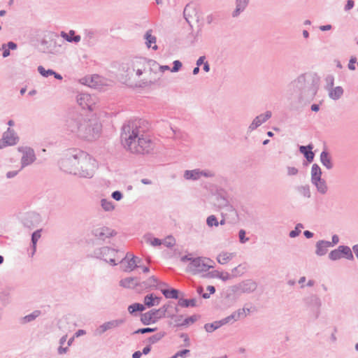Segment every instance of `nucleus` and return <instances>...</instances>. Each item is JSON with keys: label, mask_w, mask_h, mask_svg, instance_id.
Here are the masks:
<instances>
[{"label": "nucleus", "mask_w": 358, "mask_h": 358, "mask_svg": "<svg viewBox=\"0 0 358 358\" xmlns=\"http://www.w3.org/2000/svg\"><path fill=\"white\" fill-rule=\"evenodd\" d=\"M101 208L107 212L113 211L115 209L114 203L106 199H101L100 201Z\"/></svg>", "instance_id": "obj_41"}, {"label": "nucleus", "mask_w": 358, "mask_h": 358, "mask_svg": "<svg viewBox=\"0 0 358 358\" xmlns=\"http://www.w3.org/2000/svg\"><path fill=\"white\" fill-rule=\"evenodd\" d=\"M238 319L245 318L247 316V313H250L249 308H239L236 310Z\"/></svg>", "instance_id": "obj_56"}, {"label": "nucleus", "mask_w": 358, "mask_h": 358, "mask_svg": "<svg viewBox=\"0 0 358 358\" xmlns=\"http://www.w3.org/2000/svg\"><path fill=\"white\" fill-rule=\"evenodd\" d=\"M212 273L213 276L220 278L223 281H227L231 278V275L227 272H220L218 271H214Z\"/></svg>", "instance_id": "obj_47"}, {"label": "nucleus", "mask_w": 358, "mask_h": 358, "mask_svg": "<svg viewBox=\"0 0 358 358\" xmlns=\"http://www.w3.org/2000/svg\"><path fill=\"white\" fill-rule=\"evenodd\" d=\"M165 335L164 332L157 333L149 338V342L152 344L156 343L159 341H160Z\"/></svg>", "instance_id": "obj_53"}, {"label": "nucleus", "mask_w": 358, "mask_h": 358, "mask_svg": "<svg viewBox=\"0 0 358 358\" xmlns=\"http://www.w3.org/2000/svg\"><path fill=\"white\" fill-rule=\"evenodd\" d=\"M41 221V216L38 213L35 212L28 213L24 220V224L27 227H33Z\"/></svg>", "instance_id": "obj_19"}, {"label": "nucleus", "mask_w": 358, "mask_h": 358, "mask_svg": "<svg viewBox=\"0 0 358 358\" xmlns=\"http://www.w3.org/2000/svg\"><path fill=\"white\" fill-rule=\"evenodd\" d=\"M183 177L187 180H198L201 178L200 169L186 170L183 173Z\"/></svg>", "instance_id": "obj_27"}, {"label": "nucleus", "mask_w": 358, "mask_h": 358, "mask_svg": "<svg viewBox=\"0 0 358 358\" xmlns=\"http://www.w3.org/2000/svg\"><path fill=\"white\" fill-rule=\"evenodd\" d=\"M38 73L43 77L48 78L50 76H52L54 73V71L52 69H45V68L42 66H39L38 67Z\"/></svg>", "instance_id": "obj_52"}, {"label": "nucleus", "mask_w": 358, "mask_h": 358, "mask_svg": "<svg viewBox=\"0 0 358 358\" xmlns=\"http://www.w3.org/2000/svg\"><path fill=\"white\" fill-rule=\"evenodd\" d=\"M161 299V297L154 296L153 294H148L144 297V306L149 308L158 306L160 303Z\"/></svg>", "instance_id": "obj_28"}, {"label": "nucleus", "mask_w": 358, "mask_h": 358, "mask_svg": "<svg viewBox=\"0 0 358 358\" xmlns=\"http://www.w3.org/2000/svg\"><path fill=\"white\" fill-rule=\"evenodd\" d=\"M41 236V229L36 230L31 235V243L33 248V253L36 251V243Z\"/></svg>", "instance_id": "obj_45"}, {"label": "nucleus", "mask_w": 358, "mask_h": 358, "mask_svg": "<svg viewBox=\"0 0 358 358\" xmlns=\"http://www.w3.org/2000/svg\"><path fill=\"white\" fill-rule=\"evenodd\" d=\"M331 248L330 241L320 240L315 244V254L319 257L325 255L328 252V248Z\"/></svg>", "instance_id": "obj_21"}, {"label": "nucleus", "mask_w": 358, "mask_h": 358, "mask_svg": "<svg viewBox=\"0 0 358 358\" xmlns=\"http://www.w3.org/2000/svg\"><path fill=\"white\" fill-rule=\"evenodd\" d=\"M196 299H180L178 300V306L181 307L187 308L189 306L194 307L196 306Z\"/></svg>", "instance_id": "obj_44"}, {"label": "nucleus", "mask_w": 358, "mask_h": 358, "mask_svg": "<svg viewBox=\"0 0 358 358\" xmlns=\"http://www.w3.org/2000/svg\"><path fill=\"white\" fill-rule=\"evenodd\" d=\"M295 189L300 195L306 198H310L311 196L310 186L308 185H298L295 187Z\"/></svg>", "instance_id": "obj_38"}, {"label": "nucleus", "mask_w": 358, "mask_h": 358, "mask_svg": "<svg viewBox=\"0 0 358 358\" xmlns=\"http://www.w3.org/2000/svg\"><path fill=\"white\" fill-rule=\"evenodd\" d=\"M144 121H129L122 129L121 141L124 148L131 153L150 154L155 148L154 142L142 128Z\"/></svg>", "instance_id": "obj_1"}, {"label": "nucleus", "mask_w": 358, "mask_h": 358, "mask_svg": "<svg viewBox=\"0 0 358 358\" xmlns=\"http://www.w3.org/2000/svg\"><path fill=\"white\" fill-rule=\"evenodd\" d=\"M145 310V306L141 303H135L128 307V311L130 314H133L136 311H143Z\"/></svg>", "instance_id": "obj_46"}, {"label": "nucleus", "mask_w": 358, "mask_h": 358, "mask_svg": "<svg viewBox=\"0 0 358 358\" xmlns=\"http://www.w3.org/2000/svg\"><path fill=\"white\" fill-rule=\"evenodd\" d=\"M343 94V90L341 87L338 86L334 88L331 87L329 90V96L334 100H337L341 97Z\"/></svg>", "instance_id": "obj_37"}, {"label": "nucleus", "mask_w": 358, "mask_h": 358, "mask_svg": "<svg viewBox=\"0 0 358 358\" xmlns=\"http://www.w3.org/2000/svg\"><path fill=\"white\" fill-rule=\"evenodd\" d=\"M320 162L322 164L325 166L328 170L333 168V163L329 154L324 150L320 154Z\"/></svg>", "instance_id": "obj_29"}, {"label": "nucleus", "mask_w": 358, "mask_h": 358, "mask_svg": "<svg viewBox=\"0 0 358 358\" xmlns=\"http://www.w3.org/2000/svg\"><path fill=\"white\" fill-rule=\"evenodd\" d=\"M338 249L342 257H345L348 260H353L354 256L352 251L349 246L340 245L338 246Z\"/></svg>", "instance_id": "obj_33"}, {"label": "nucleus", "mask_w": 358, "mask_h": 358, "mask_svg": "<svg viewBox=\"0 0 358 358\" xmlns=\"http://www.w3.org/2000/svg\"><path fill=\"white\" fill-rule=\"evenodd\" d=\"M225 325L222 319L218 321H215L213 323H207L204 325L205 330L208 333H212L215 330L219 329L222 326Z\"/></svg>", "instance_id": "obj_34"}, {"label": "nucleus", "mask_w": 358, "mask_h": 358, "mask_svg": "<svg viewBox=\"0 0 358 358\" xmlns=\"http://www.w3.org/2000/svg\"><path fill=\"white\" fill-rule=\"evenodd\" d=\"M299 173L298 169L294 166H287V174L289 176H294L297 175Z\"/></svg>", "instance_id": "obj_60"}, {"label": "nucleus", "mask_w": 358, "mask_h": 358, "mask_svg": "<svg viewBox=\"0 0 358 358\" xmlns=\"http://www.w3.org/2000/svg\"><path fill=\"white\" fill-rule=\"evenodd\" d=\"M152 33V31L151 29L148 30L144 35V38L145 40L146 46L148 48L156 50L158 48V46L156 45L157 38Z\"/></svg>", "instance_id": "obj_24"}, {"label": "nucleus", "mask_w": 358, "mask_h": 358, "mask_svg": "<svg viewBox=\"0 0 358 358\" xmlns=\"http://www.w3.org/2000/svg\"><path fill=\"white\" fill-rule=\"evenodd\" d=\"M317 188L318 192L322 194H325L327 192L328 187L326 181L322 179H317L311 182Z\"/></svg>", "instance_id": "obj_30"}, {"label": "nucleus", "mask_w": 358, "mask_h": 358, "mask_svg": "<svg viewBox=\"0 0 358 358\" xmlns=\"http://www.w3.org/2000/svg\"><path fill=\"white\" fill-rule=\"evenodd\" d=\"M60 36L61 37H62L64 40H66L67 42H69V43H78L81 40V37L80 35H76L74 34L73 37H69L68 35H67V33H66L65 31H61L60 33Z\"/></svg>", "instance_id": "obj_43"}, {"label": "nucleus", "mask_w": 358, "mask_h": 358, "mask_svg": "<svg viewBox=\"0 0 358 358\" xmlns=\"http://www.w3.org/2000/svg\"><path fill=\"white\" fill-rule=\"evenodd\" d=\"M215 176V173L213 171L208 169L201 170L200 169V177L205 178H213Z\"/></svg>", "instance_id": "obj_57"}, {"label": "nucleus", "mask_w": 358, "mask_h": 358, "mask_svg": "<svg viewBox=\"0 0 358 358\" xmlns=\"http://www.w3.org/2000/svg\"><path fill=\"white\" fill-rule=\"evenodd\" d=\"M257 287V283L252 280H244L230 287L227 291V298H229L231 294H241L243 293L253 292Z\"/></svg>", "instance_id": "obj_10"}, {"label": "nucleus", "mask_w": 358, "mask_h": 358, "mask_svg": "<svg viewBox=\"0 0 358 358\" xmlns=\"http://www.w3.org/2000/svg\"><path fill=\"white\" fill-rule=\"evenodd\" d=\"M161 292L166 299H178V290L176 289L161 288Z\"/></svg>", "instance_id": "obj_36"}, {"label": "nucleus", "mask_w": 358, "mask_h": 358, "mask_svg": "<svg viewBox=\"0 0 358 358\" xmlns=\"http://www.w3.org/2000/svg\"><path fill=\"white\" fill-rule=\"evenodd\" d=\"M236 257V252H229L227 251H222L217 256V261L220 264H226Z\"/></svg>", "instance_id": "obj_23"}, {"label": "nucleus", "mask_w": 358, "mask_h": 358, "mask_svg": "<svg viewBox=\"0 0 358 358\" xmlns=\"http://www.w3.org/2000/svg\"><path fill=\"white\" fill-rule=\"evenodd\" d=\"M67 339V334L64 335L61 338L59 339V347L57 348V353L60 355H64L68 352V346L64 347L63 345L66 342Z\"/></svg>", "instance_id": "obj_42"}, {"label": "nucleus", "mask_w": 358, "mask_h": 358, "mask_svg": "<svg viewBox=\"0 0 358 358\" xmlns=\"http://www.w3.org/2000/svg\"><path fill=\"white\" fill-rule=\"evenodd\" d=\"M65 129L69 134L92 141L99 137L101 124L95 119L87 120L81 115H76L66 120Z\"/></svg>", "instance_id": "obj_2"}, {"label": "nucleus", "mask_w": 358, "mask_h": 358, "mask_svg": "<svg viewBox=\"0 0 358 358\" xmlns=\"http://www.w3.org/2000/svg\"><path fill=\"white\" fill-rule=\"evenodd\" d=\"M271 116L272 113L270 110H266L265 113L256 116L252 121L251 124L248 126V133H251L252 131L257 129L262 124L265 123L268 120H269Z\"/></svg>", "instance_id": "obj_14"}, {"label": "nucleus", "mask_w": 358, "mask_h": 358, "mask_svg": "<svg viewBox=\"0 0 358 358\" xmlns=\"http://www.w3.org/2000/svg\"><path fill=\"white\" fill-rule=\"evenodd\" d=\"M239 319L237 316V314L236 313V311L233 312L230 315L224 317L222 319L224 323L225 324H228V323H234V322H236L238 321Z\"/></svg>", "instance_id": "obj_48"}, {"label": "nucleus", "mask_w": 358, "mask_h": 358, "mask_svg": "<svg viewBox=\"0 0 358 358\" xmlns=\"http://www.w3.org/2000/svg\"><path fill=\"white\" fill-rule=\"evenodd\" d=\"M143 238L146 243L150 244L154 247L159 246L162 244V240L157 238L152 237V235L150 234L145 235Z\"/></svg>", "instance_id": "obj_39"}, {"label": "nucleus", "mask_w": 358, "mask_h": 358, "mask_svg": "<svg viewBox=\"0 0 358 358\" xmlns=\"http://www.w3.org/2000/svg\"><path fill=\"white\" fill-rule=\"evenodd\" d=\"M78 164L76 175L82 178H90L97 168L96 161L87 152L80 150L78 152Z\"/></svg>", "instance_id": "obj_5"}, {"label": "nucleus", "mask_w": 358, "mask_h": 358, "mask_svg": "<svg viewBox=\"0 0 358 358\" xmlns=\"http://www.w3.org/2000/svg\"><path fill=\"white\" fill-rule=\"evenodd\" d=\"M245 234L246 233L244 229H241L238 232L239 241L241 243H245L246 242H248L249 241V238L245 236Z\"/></svg>", "instance_id": "obj_58"}, {"label": "nucleus", "mask_w": 358, "mask_h": 358, "mask_svg": "<svg viewBox=\"0 0 358 358\" xmlns=\"http://www.w3.org/2000/svg\"><path fill=\"white\" fill-rule=\"evenodd\" d=\"M111 197L115 201H120L123 198V194L120 191L116 190L111 194Z\"/></svg>", "instance_id": "obj_62"}, {"label": "nucleus", "mask_w": 358, "mask_h": 358, "mask_svg": "<svg viewBox=\"0 0 358 358\" xmlns=\"http://www.w3.org/2000/svg\"><path fill=\"white\" fill-rule=\"evenodd\" d=\"M96 33L92 29H85L84 31L83 42L87 46H92L96 42Z\"/></svg>", "instance_id": "obj_25"}, {"label": "nucleus", "mask_w": 358, "mask_h": 358, "mask_svg": "<svg viewBox=\"0 0 358 358\" xmlns=\"http://www.w3.org/2000/svg\"><path fill=\"white\" fill-rule=\"evenodd\" d=\"M119 251L110 247L104 246L95 249L93 252V257L101 259L113 266L117 265L116 259Z\"/></svg>", "instance_id": "obj_8"}, {"label": "nucleus", "mask_w": 358, "mask_h": 358, "mask_svg": "<svg viewBox=\"0 0 358 358\" xmlns=\"http://www.w3.org/2000/svg\"><path fill=\"white\" fill-rule=\"evenodd\" d=\"M226 211L224 215L227 219H230L231 222H236L238 220V213L232 206H227Z\"/></svg>", "instance_id": "obj_32"}, {"label": "nucleus", "mask_w": 358, "mask_h": 358, "mask_svg": "<svg viewBox=\"0 0 358 358\" xmlns=\"http://www.w3.org/2000/svg\"><path fill=\"white\" fill-rule=\"evenodd\" d=\"M145 285L146 287H157L158 285V280L156 277H155L154 275L153 276H151L150 278H149L145 282Z\"/></svg>", "instance_id": "obj_55"}, {"label": "nucleus", "mask_w": 358, "mask_h": 358, "mask_svg": "<svg viewBox=\"0 0 358 358\" xmlns=\"http://www.w3.org/2000/svg\"><path fill=\"white\" fill-rule=\"evenodd\" d=\"M41 314V310H36L33 311L31 313L25 315L24 317H22L20 319V323L22 324H27L29 322H31L36 320L38 317H39Z\"/></svg>", "instance_id": "obj_35"}, {"label": "nucleus", "mask_w": 358, "mask_h": 358, "mask_svg": "<svg viewBox=\"0 0 358 358\" xmlns=\"http://www.w3.org/2000/svg\"><path fill=\"white\" fill-rule=\"evenodd\" d=\"M313 148V146L311 144H309L307 146L301 145L299 147L300 152L304 155L308 162H312L314 159L315 154L312 151Z\"/></svg>", "instance_id": "obj_26"}, {"label": "nucleus", "mask_w": 358, "mask_h": 358, "mask_svg": "<svg viewBox=\"0 0 358 358\" xmlns=\"http://www.w3.org/2000/svg\"><path fill=\"white\" fill-rule=\"evenodd\" d=\"M213 261L207 257H196L188 265L189 270L194 274L207 271L213 268Z\"/></svg>", "instance_id": "obj_9"}, {"label": "nucleus", "mask_w": 358, "mask_h": 358, "mask_svg": "<svg viewBox=\"0 0 358 358\" xmlns=\"http://www.w3.org/2000/svg\"><path fill=\"white\" fill-rule=\"evenodd\" d=\"M162 243L164 244L166 247L171 248L175 245V241L172 237L169 236L164 242H162Z\"/></svg>", "instance_id": "obj_63"}, {"label": "nucleus", "mask_w": 358, "mask_h": 358, "mask_svg": "<svg viewBox=\"0 0 358 358\" xmlns=\"http://www.w3.org/2000/svg\"><path fill=\"white\" fill-rule=\"evenodd\" d=\"M138 280L137 278L129 277L122 279L120 281V285L125 288H131L137 285Z\"/></svg>", "instance_id": "obj_31"}, {"label": "nucleus", "mask_w": 358, "mask_h": 358, "mask_svg": "<svg viewBox=\"0 0 358 358\" xmlns=\"http://www.w3.org/2000/svg\"><path fill=\"white\" fill-rule=\"evenodd\" d=\"M322 178V171L320 167L314 164L311 168V182Z\"/></svg>", "instance_id": "obj_40"}, {"label": "nucleus", "mask_w": 358, "mask_h": 358, "mask_svg": "<svg viewBox=\"0 0 358 358\" xmlns=\"http://www.w3.org/2000/svg\"><path fill=\"white\" fill-rule=\"evenodd\" d=\"M17 150L22 155L20 160V170L30 166L36 161V157L33 148L28 146H20Z\"/></svg>", "instance_id": "obj_11"}, {"label": "nucleus", "mask_w": 358, "mask_h": 358, "mask_svg": "<svg viewBox=\"0 0 358 358\" xmlns=\"http://www.w3.org/2000/svg\"><path fill=\"white\" fill-rule=\"evenodd\" d=\"M317 87L310 76L301 74L290 83L287 88L289 99H297L299 102H309L313 99Z\"/></svg>", "instance_id": "obj_4"}, {"label": "nucleus", "mask_w": 358, "mask_h": 358, "mask_svg": "<svg viewBox=\"0 0 358 358\" xmlns=\"http://www.w3.org/2000/svg\"><path fill=\"white\" fill-rule=\"evenodd\" d=\"M124 322L125 320L123 318L106 322L98 327V329H96V334L101 335L108 330L119 327Z\"/></svg>", "instance_id": "obj_17"}, {"label": "nucleus", "mask_w": 358, "mask_h": 358, "mask_svg": "<svg viewBox=\"0 0 358 358\" xmlns=\"http://www.w3.org/2000/svg\"><path fill=\"white\" fill-rule=\"evenodd\" d=\"M3 138L9 145H14L18 142V136L13 129L8 128L3 134Z\"/></svg>", "instance_id": "obj_22"}, {"label": "nucleus", "mask_w": 358, "mask_h": 358, "mask_svg": "<svg viewBox=\"0 0 358 358\" xmlns=\"http://www.w3.org/2000/svg\"><path fill=\"white\" fill-rule=\"evenodd\" d=\"M232 273H234L236 275H241L243 274L244 271L243 269L241 268V265H238V266L232 269Z\"/></svg>", "instance_id": "obj_64"}, {"label": "nucleus", "mask_w": 358, "mask_h": 358, "mask_svg": "<svg viewBox=\"0 0 358 358\" xmlns=\"http://www.w3.org/2000/svg\"><path fill=\"white\" fill-rule=\"evenodd\" d=\"M136 257L133 255L127 253L124 257L120 260V263L123 267V271L125 272H131L138 267H141V264H136L135 262Z\"/></svg>", "instance_id": "obj_16"}, {"label": "nucleus", "mask_w": 358, "mask_h": 358, "mask_svg": "<svg viewBox=\"0 0 358 358\" xmlns=\"http://www.w3.org/2000/svg\"><path fill=\"white\" fill-rule=\"evenodd\" d=\"M83 80V84H85L92 88H101V87L104 85L106 83L105 79L97 74L85 77Z\"/></svg>", "instance_id": "obj_18"}, {"label": "nucleus", "mask_w": 358, "mask_h": 358, "mask_svg": "<svg viewBox=\"0 0 358 358\" xmlns=\"http://www.w3.org/2000/svg\"><path fill=\"white\" fill-rule=\"evenodd\" d=\"M206 224L210 227H217L219 225V222L217 217L215 215H212L207 217Z\"/></svg>", "instance_id": "obj_49"}, {"label": "nucleus", "mask_w": 358, "mask_h": 358, "mask_svg": "<svg viewBox=\"0 0 358 358\" xmlns=\"http://www.w3.org/2000/svg\"><path fill=\"white\" fill-rule=\"evenodd\" d=\"M157 66V63L144 57H135L122 66V76L125 82H142L139 86H149L153 83L150 80L142 78L143 75L150 73L152 67Z\"/></svg>", "instance_id": "obj_3"}, {"label": "nucleus", "mask_w": 358, "mask_h": 358, "mask_svg": "<svg viewBox=\"0 0 358 358\" xmlns=\"http://www.w3.org/2000/svg\"><path fill=\"white\" fill-rule=\"evenodd\" d=\"M173 67L171 69V71L173 73L178 72L182 67V64L179 60H175L173 62Z\"/></svg>", "instance_id": "obj_59"}, {"label": "nucleus", "mask_w": 358, "mask_h": 358, "mask_svg": "<svg viewBox=\"0 0 358 358\" xmlns=\"http://www.w3.org/2000/svg\"><path fill=\"white\" fill-rule=\"evenodd\" d=\"M166 317H171L172 319L174 318V322H175V325L176 327H182V324H178V323H182V315H178V316H176L173 313H171L169 312V310H168V313H166Z\"/></svg>", "instance_id": "obj_50"}, {"label": "nucleus", "mask_w": 358, "mask_h": 358, "mask_svg": "<svg viewBox=\"0 0 358 358\" xmlns=\"http://www.w3.org/2000/svg\"><path fill=\"white\" fill-rule=\"evenodd\" d=\"M92 235L98 240L106 241L107 238L115 236L116 232L107 227H100L95 228L92 231Z\"/></svg>", "instance_id": "obj_15"}, {"label": "nucleus", "mask_w": 358, "mask_h": 358, "mask_svg": "<svg viewBox=\"0 0 358 358\" xmlns=\"http://www.w3.org/2000/svg\"><path fill=\"white\" fill-rule=\"evenodd\" d=\"M76 100L83 109L93 110L95 108L96 97L87 93H80L77 95Z\"/></svg>", "instance_id": "obj_13"}, {"label": "nucleus", "mask_w": 358, "mask_h": 358, "mask_svg": "<svg viewBox=\"0 0 358 358\" xmlns=\"http://www.w3.org/2000/svg\"><path fill=\"white\" fill-rule=\"evenodd\" d=\"M250 0H235V8L231 13L233 17H238L247 8Z\"/></svg>", "instance_id": "obj_20"}, {"label": "nucleus", "mask_w": 358, "mask_h": 358, "mask_svg": "<svg viewBox=\"0 0 358 358\" xmlns=\"http://www.w3.org/2000/svg\"><path fill=\"white\" fill-rule=\"evenodd\" d=\"M329 258L332 261H336L342 258L338 248L330 252Z\"/></svg>", "instance_id": "obj_51"}, {"label": "nucleus", "mask_w": 358, "mask_h": 358, "mask_svg": "<svg viewBox=\"0 0 358 358\" xmlns=\"http://www.w3.org/2000/svg\"><path fill=\"white\" fill-rule=\"evenodd\" d=\"M155 330H156L155 328L146 327V328L138 329V330H136L134 332V334L151 333V332H154Z\"/></svg>", "instance_id": "obj_61"}, {"label": "nucleus", "mask_w": 358, "mask_h": 358, "mask_svg": "<svg viewBox=\"0 0 358 358\" xmlns=\"http://www.w3.org/2000/svg\"><path fill=\"white\" fill-rule=\"evenodd\" d=\"M198 319V316L196 315H192L189 317L183 320L182 323H178V324H182V326H187L190 324L194 323Z\"/></svg>", "instance_id": "obj_54"}, {"label": "nucleus", "mask_w": 358, "mask_h": 358, "mask_svg": "<svg viewBox=\"0 0 358 358\" xmlns=\"http://www.w3.org/2000/svg\"><path fill=\"white\" fill-rule=\"evenodd\" d=\"M171 303L164 304L159 309H152L141 315V321L144 325H149L156 323L159 320L165 317Z\"/></svg>", "instance_id": "obj_7"}, {"label": "nucleus", "mask_w": 358, "mask_h": 358, "mask_svg": "<svg viewBox=\"0 0 358 358\" xmlns=\"http://www.w3.org/2000/svg\"><path fill=\"white\" fill-rule=\"evenodd\" d=\"M78 152H80V150L71 149L64 154V157L59 162V167L63 171L76 175L78 164Z\"/></svg>", "instance_id": "obj_6"}, {"label": "nucleus", "mask_w": 358, "mask_h": 358, "mask_svg": "<svg viewBox=\"0 0 358 358\" xmlns=\"http://www.w3.org/2000/svg\"><path fill=\"white\" fill-rule=\"evenodd\" d=\"M304 302L307 308L315 317H318L320 313L322 306L321 299L316 294H312L304 299Z\"/></svg>", "instance_id": "obj_12"}]
</instances>
